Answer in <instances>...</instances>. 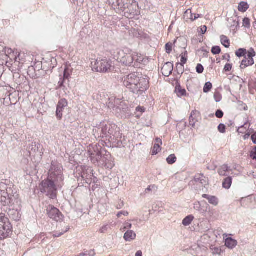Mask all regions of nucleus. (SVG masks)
I'll return each mask as SVG.
<instances>
[{
  "label": "nucleus",
  "instance_id": "1",
  "mask_svg": "<svg viewBox=\"0 0 256 256\" xmlns=\"http://www.w3.org/2000/svg\"><path fill=\"white\" fill-rule=\"evenodd\" d=\"M14 188V185L9 180L0 182V203L4 206L10 207L9 216L18 221L21 218V200Z\"/></svg>",
  "mask_w": 256,
  "mask_h": 256
},
{
  "label": "nucleus",
  "instance_id": "2",
  "mask_svg": "<svg viewBox=\"0 0 256 256\" xmlns=\"http://www.w3.org/2000/svg\"><path fill=\"white\" fill-rule=\"evenodd\" d=\"M147 78L139 77L136 74H131L124 78V85L138 96L145 92L148 88Z\"/></svg>",
  "mask_w": 256,
  "mask_h": 256
},
{
  "label": "nucleus",
  "instance_id": "3",
  "mask_svg": "<svg viewBox=\"0 0 256 256\" xmlns=\"http://www.w3.org/2000/svg\"><path fill=\"white\" fill-rule=\"evenodd\" d=\"M118 60L126 66L140 67L144 60V56L128 48L120 50L118 52Z\"/></svg>",
  "mask_w": 256,
  "mask_h": 256
},
{
  "label": "nucleus",
  "instance_id": "4",
  "mask_svg": "<svg viewBox=\"0 0 256 256\" xmlns=\"http://www.w3.org/2000/svg\"><path fill=\"white\" fill-rule=\"evenodd\" d=\"M62 187V186L48 178L42 180L40 184V192L51 199L56 198L58 190Z\"/></svg>",
  "mask_w": 256,
  "mask_h": 256
},
{
  "label": "nucleus",
  "instance_id": "5",
  "mask_svg": "<svg viewBox=\"0 0 256 256\" xmlns=\"http://www.w3.org/2000/svg\"><path fill=\"white\" fill-rule=\"evenodd\" d=\"M47 178L56 182V184L62 186L64 177L63 175V168L61 164L56 162L52 161Z\"/></svg>",
  "mask_w": 256,
  "mask_h": 256
},
{
  "label": "nucleus",
  "instance_id": "6",
  "mask_svg": "<svg viewBox=\"0 0 256 256\" xmlns=\"http://www.w3.org/2000/svg\"><path fill=\"white\" fill-rule=\"evenodd\" d=\"M92 69L97 72H110L112 62L108 59L96 60L92 62Z\"/></svg>",
  "mask_w": 256,
  "mask_h": 256
},
{
  "label": "nucleus",
  "instance_id": "7",
  "mask_svg": "<svg viewBox=\"0 0 256 256\" xmlns=\"http://www.w3.org/2000/svg\"><path fill=\"white\" fill-rule=\"evenodd\" d=\"M12 226L8 219L0 216V239L8 238L12 232Z\"/></svg>",
  "mask_w": 256,
  "mask_h": 256
},
{
  "label": "nucleus",
  "instance_id": "8",
  "mask_svg": "<svg viewBox=\"0 0 256 256\" xmlns=\"http://www.w3.org/2000/svg\"><path fill=\"white\" fill-rule=\"evenodd\" d=\"M118 128L115 124H111L108 122H101V130L104 137L112 138V136H116Z\"/></svg>",
  "mask_w": 256,
  "mask_h": 256
},
{
  "label": "nucleus",
  "instance_id": "9",
  "mask_svg": "<svg viewBox=\"0 0 256 256\" xmlns=\"http://www.w3.org/2000/svg\"><path fill=\"white\" fill-rule=\"evenodd\" d=\"M79 170H80V176L82 179L86 184H90L92 182H96L97 178L93 174V170L88 166H82Z\"/></svg>",
  "mask_w": 256,
  "mask_h": 256
},
{
  "label": "nucleus",
  "instance_id": "10",
  "mask_svg": "<svg viewBox=\"0 0 256 256\" xmlns=\"http://www.w3.org/2000/svg\"><path fill=\"white\" fill-rule=\"evenodd\" d=\"M108 1L116 13L122 15L128 2H133L134 0H108Z\"/></svg>",
  "mask_w": 256,
  "mask_h": 256
},
{
  "label": "nucleus",
  "instance_id": "11",
  "mask_svg": "<svg viewBox=\"0 0 256 256\" xmlns=\"http://www.w3.org/2000/svg\"><path fill=\"white\" fill-rule=\"evenodd\" d=\"M138 4L134 0L133 2H128V6L122 16L128 18H132L138 14Z\"/></svg>",
  "mask_w": 256,
  "mask_h": 256
},
{
  "label": "nucleus",
  "instance_id": "12",
  "mask_svg": "<svg viewBox=\"0 0 256 256\" xmlns=\"http://www.w3.org/2000/svg\"><path fill=\"white\" fill-rule=\"evenodd\" d=\"M47 213L49 218L58 222L62 220L64 218L60 210L53 206H50L47 210Z\"/></svg>",
  "mask_w": 256,
  "mask_h": 256
},
{
  "label": "nucleus",
  "instance_id": "13",
  "mask_svg": "<svg viewBox=\"0 0 256 256\" xmlns=\"http://www.w3.org/2000/svg\"><path fill=\"white\" fill-rule=\"evenodd\" d=\"M100 166H104L106 168L111 170L114 166V158L110 152H105L103 154L102 161L100 162Z\"/></svg>",
  "mask_w": 256,
  "mask_h": 256
},
{
  "label": "nucleus",
  "instance_id": "14",
  "mask_svg": "<svg viewBox=\"0 0 256 256\" xmlns=\"http://www.w3.org/2000/svg\"><path fill=\"white\" fill-rule=\"evenodd\" d=\"M68 105V101L65 98L60 99L57 105L56 116L58 118H61L62 116V112Z\"/></svg>",
  "mask_w": 256,
  "mask_h": 256
},
{
  "label": "nucleus",
  "instance_id": "15",
  "mask_svg": "<svg viewBox=\"0 0 256 256\" xmlns=\"http://www.w3.org/2000/svg\"><path fill=\"white\" fill-rule=\"evenodd\" d=\"M204 202L205 206H202L201 203L198 202H195L194 204V208L199 212L202 216H206L208 209L210 208V206L206 202Z\"/></svg>",
  "mask_w": 256,
  "mask_h": 256
},
{
  "label": "nucleus",
  "instance_id": "16",
  "mask_svg": "<svg viewBox=\"0 0 256 256\" xmlns=\"http://www.w3.org/2000/svg\"><path fill=\"white\" fill-rule=\"evenodd\" d=\"M72 73V70L70 68V66H66L64 72V76L62 78H60L58 82V85L60 88L64 87V82L66 80H68L71 74Z\"/></svg>",
  "mask_w": 256,
  "mask_h": 256
},
{
  "label": "nucleus",
  "instance_id": "17",
  "mask_svg": "<svg viewBox=\"0 0 256 256\" xmlns=\"http://www.w3.org/2000/svg\"><path fill=\"white\" fill-rule=\"evenodd\" d=\"M194 182L197 185H202L204 188L208 185V178L202 174H196L194 178Z\"/></svg>",
  "mask_w": 256,
  "mask_h": 256
},
{
  "label": "nucleus",
  "instance_id": "18",
  "mask_svg": "<svg viewBox=\"0 0 256 256\" xmlns=\"http://www.w3.org/2000/svg\"><path fill=\"white\" fill-rule=\"evenodd\" d=\"M103 154L100 152L90 154V157L93 164L100 166V162L102 161Z\"/></svg>",
  "mask_w": 256,
  "mask_h": 256
},
{
  "label": "nucleus",
  "instance_id": "19",
  "mask_svg": "<svg viewBox=\"0 0 256 256\" xmlns=\"http://www.w3.org/2000/svg\"><path fill=\"white\" fill-rule=\"evenodd\" d=\"M173 70V64L170 62L166 63L161 69L162 74L165 76H168Z\"/></svg>",
  "mask_w": 256,
  "mask_h": 256
},
{
  "label": "nucleus",
  "instance_id": "20",
  "mask_svg": "<svg viewBox=\"0 0 256 256\" xmlns=\"http://www.w3.org/2000/svg\"><path fill=\"white\" fill-rule=\"evenodd\" d=\"M162 145V140L160 138H156L152 150V155H156L161 150L160 146Z\"/></svg>",
  "mask_w": 256,
  "mask_h": 256
},
{
  "label": "nucleus",
  "instance_id": "21",
  "mask_svg": "<svg viewBox=\"0 0 256 256\" xmlns=\"http://www.w3.org/2000/svg\"><path fill=\"white\" fill-rule=\"evenodd\" d=\"M202 197L206 198L208 202L213 206H216L218 204V200L215 196L204 194L202 195Z\"/></svg>",
  "mask_w": 256,
  "mask_h": 256
},
{
  "label": "nucleus",
  "instance_id": "22",
  "mask_svg": "<svg viewBox=\"0 0 256 256\" xmlns=\"http://www.w3.org/2000/svg\"><path fill=\"white\" fill-rule=\"evenodd\" d=\"M136 238V234L132 230H128L124 234V238L126 242H131Z\"/></svg>",
  "mask_w": 256,
  "mask_h": 256
},
{
  "label": "nucleus",
  "instance_id": "23",
  "mask_svg": "<svg viewBox=\"0 0 256 256\" xmlns=\"http://www.w3.org/2000/svg\"><path fill=\"white\" fill-rule=\"evenodd\" d=\"M254 64V60L252 59H248L247 56L244 57L240 64V68L241 70H244L246 67L252 66Z\"/></svg>",
  "mask_w": 256,
  "mask_h": 256
},
{
  "label": "nucleus",
  "instance_id": "24",
  "mask_svg": "<svg viewBox=\"0 0 256 256\" xmlns=\"http://www.w3.org/2000/svg\"><path fill=\"white\" fill-rule=\"evenodd\" d=\"M38 146L37 144L34 142H32L30 144L27 150L30 153V154H32L36 153L37 151H38Z\"/></svg>",
  "mask_w": 256,
  "mask_h": 256
},
{
  "label": "nucleus",
  "instance_id": "25",
  "mask_svg": "<svg viewBox=\"0 0 256 256\" xmlns=\"http://www.w3.org/2000/svg\"><path fill=\"white\" fill-rule=\"evenodd\" d=\"M237 244V242L236 240L230 238L226 240L225 245L226 247L230 248H233Z\"/></svg>",
  "mask_w": 256,
  "mask_h": 256
},
{
  "label": "nucleus",
  "instance_id": "26",
  "mask_svg": "<svg viewBox=\"0 0 256 256\" xmlns=\"http://www.w3.org/2000/svg\"><path fill=\"white\" fill-rule=\"evenodd\" d=\"M10 94L8 91L7 88L6 86H0V98L4 99L6 98V96H10Z\"/></svg>",
  "mask_w": 256,
  "mask_h": 256
},
{
  "label": "nucleus",
  "instance_id": "27",
  "mask_svg": "<svg viewBox=\"0 0 256 256\" xmlns=\"http://www.w3.org/2000/svg\"><path fill=\"white\" fill-rule=\"evenodd\" d=\"M93 134L96 138H105L104 134H103V132H102V131L101 130V123L98 127L96 128L93 130Z\"/></svg>",
  "mask_w": 256,
  "mask_h": 256
},
{
  "label": "nucleus",
  "instance_id": "28",
  "mask_svg": "<svg viewBox=\"0 0 256 256\" xmlns=\"http://www.w3.org/2000/svg\"><path fill=\"white\" fill-rule=\"evenodd\" d=\"M230 170V168L226 164H224L222 167L218 170V174L220 176H226V172Z\"/></svg>",
  "mask_w": 256,
  "mask_h": 256
},
{
  "label": "nucleus",
  "instance_id": "29",
  "mask_svg": "<svg viewBox=\"0 0 256 256\" xmlns=\"http://www.w3.org/2000/svg\"><path fill=\"white\" fill-rule=\"evenodd\" d=\"M232 177H228L224 180L222 182V186L226 189H229L232 185Z\"/></svg>",
  "mask_w": 256,
  "mask_h": 256
},
{
  "label": "nucleus",
  "instance_id": "30",
  "mask_svg": "<svg viewBox=\"0 0 256 256\" xmlns=\"http://www.w3.org/2000/svg\"><path fill=\"white\" fill-rule=\"evenodd\" d=\"M220 41L222 44L226 48H228L230 47V40L228 39L227 36L222 35L220 36Z\"/></svg>",
  "mask_w": 256,
  "mask_h": 256
},
{
  "label": "nucleus",
  "instance_id": "31",
  "mask_svg": "<svg viewBox=\"0 0 256 256\" xmlns=\"http://www.w3.org/2000/svg\"><path fill=\"white\" fill-rule=\"evenodd\" d=\"M194 219V216L192 215H189L186 216L182 220V224L184 226H189L193 220Z\"/></svg>",
  "mask_w": 256,
  "mask_h": 256
},
{
  "label": "nucleus",
  "instance_id": "32",
  "mask_svg": "<svg viewBox=\"0 0 256 256\" xmlns=\"http://www.w3.org/2000/svg\"><path fill=\"white\" fill-rule=\"evenodd\" d=\"M248 4L246 2H242L239 4L238 10L242 12H244L248 9Z\"/></svg>",
  "mask_w": 256,
  "mask_h": 256
},
{
  "label": "nucleus",
  "instance_id": "33",
  "mask_svg": "<svg viewBox=\"0 0 256 256\" xmlns=\"http://www.w3.org/2000/svg\"><path fill=\"white\" fill-rule=\"evenodd\" d=\"M247 54V51L244 48H239L236 52V55L238 58L242 56H246Z\"/></svg>",
  "mask_w": 256,
  "mask_h": 256
},
{
  "label": "nucleus",
  "instance_id": "34",
  "mask_svg": "<svg viewBox=\"0 0 256 256\" xmlns=\"http://www.w3.org/2000/svg\"><path fill=\"white\" fill-rule=\"evenodd\" d=\"M114 102L115 104L116 105V108L124 109V101H122L120 99L114 98Z\"/></svg>",
  "mask_w": 256,
  "mask_h": 256
},
{
  "label": "nucleus",
  "instance_id": "35",
  "mask_svg": "<svg viewBox=\"0 0 256 256\" xmlns=\"http://www.w3.org/2000/svg\"><path fill=\"white\" fill-rule=\"evenodd\" d=\"M212 86L210 82H206L204 87V89H203L204 92L205 93H207V92H209L210 90L212 89Z\"/></svg>",
  "mask_w": 256,
  "mask_h": 256
},
{
  "label": "nucleus",
  "instance_id": "36",
  "mask_svg": "<svg viewBox=\"0 0 256 256\" xmlns=\"http://www.w3.org/2000/svg\"><path fill=\"white\" fill-rule=\"evenodd\" d=\"M114 102V97H112L109 98L108 102V108L110 109H114L116 108V104Z\"/></svg>",
  "mask_w": 256,
  "mask_h": 256
},
{
  "label": "nucleus",
  "instance_id": "37",
  "mask_svg": "<svg viewBox=\"0 0 256 256\" xmlns=\"http://www.w3.org/2000/svg\"><path fill=\"white\" fill-rule=\"evenodd\" d=\"M256 56V52L252 48L250 49L247 52V57L248 59L254 60L253 58Z\"/></svg>",
  "mask_w": 256,
  "mask_h": 256
},
{
  "label": "nucleus",
  "instance_id": "38",
  "mask_svg": "<svg viewBox=\"0 0 256 256\" xmlns=\"http://www.w3.org/2000/svg\"><path fill=\"white\" fill-rule=\"evenodd\" d=\"M176 160V158L174 154L170 155L166 159V161L168 164H174Z\"/></svg>",
  "mask_w": 256,
  "mask_h": 256
},
{
  "label": "nucleus",
  "instance_id": "39",
  "mask_svg": "<svg viewBox=\"0 0 256 256\" xmlns=\"http://www.w3.org/2000/svg\"><path fill=\"white\" fill-rule=\"evenodd\" d=\"M94 255L95 252L94 250H92L89 251H86L80 254V256H94Z\"/></svg>",
  "mask_w": 256,
  "mask_h": 256
},
{
  "label": "nucleus",
  "instance_id": "40",
  "mask_svg": "<svg viewBox=\"0 0 256 256\" xmlns=\"http://www.w3.org/2000/svg\"><path fill=\"white\" fill-rule=\"evenodd\" d=\"M176 70L179 74H182L184 72V66L180 64V63H177Z\"/></svg>",
  "mask_w": 256,
  "mask_h": 256
},
{
  "label": "nucleus",
  "instance_id": "41",
  "mask_svg": "<svg viewBox=\"0 0 256 256\" xmlns=\"http://www.w3.org/2000/svg\"><path fill=\"white\" fill-rule=\"evenodd\" d=\"M194 114V112H192L190 116L189 121H190V124L192 127L194 128L195 126V124L196 122V120L195 118L193 117V114Z\"/></svg>",
  "mask_w": 256,
  "mask_h": 256
},
{
  "label": "nucleus",
  "instance_id": "42",
  "mask_svg": "<svg viewBox=\"0 0 256 256\" xmlns=\"http://www.w3.org/2000/svg\"><path fill=\"white\" fill-rule=\"evenodd\" d=\"M211 51L214 54H218L221 52V49L218 46H214L212 48Z\"/></svg>",
  "mask_w": 256,
  "mask_h": 256
},
{
  "label": "nucleus",
  "instance_id": "43",
  "mask_svg": "<svg viewBox=\"0 0 256 256\" xmlns=\"http://www.w3.org/2000/svg\"><path fill=\"white\" fill-rule=\"evenodd\" d=\"M242 25L244 26L249 28L250 27V20L248 18H245L243 20Z\"/></svg>",
  "mask_w": 256,
  "mask_h": 256
},
{
  "label": "nucleus",
  "instance_id": "44",
  "mask_svg": "<svg viewBox=\"0 0 256 256\" xmlns=\"http://www.w3.org/2000/svg\"><path fill=\"white\" fill-rule=\"evenodd\" d=\"M190 12V13L191 14V16H190V19L192 20H196V19H197L198 18L200 17V14H192V11L190 10H187L186 12V13H187L188 14V12Z\"/></svg>",
  "mask_w": 256,
  "mask_h": 256
},
{
  "label": "nucleus",
  "instance_id": "45",
  "mask_svg": "<svg viewBox=\"0 0 256 256\" xmlns=\"http://www.w3.org/2000/svg\"><path fill=\"white\" fill-rule=\"evenodd\" d=\"M222 95L218 92H216L214 94V98L216 102H220L222 100Z\"/></svg>",
  "mask_w": 256,
  "mask_h": 256
},
{
  "label": "nucleus",
  "instance_id": "46",
  "mask_svg": "<svg viewBox=\"0 0 256 256\" xmlns=\"http://www.w3.org/2000/svg\"><path fill=\"white\" fill-rule=\"evenodd\" d=\"M218 130L221 133H224L226 132V126L224 124H220L218 126Z\"/></svg>",
  "mask_w": 256,
  "mask_h": 256
},
{
  "label": "nucleus",
  "instance_id": "47",
  "mask_svg": "<svg viewBox=\"0 0 256 256\" xmlns=\"http://www.w3.org/2000/svg\"><path fill=\"white\" fill-rule=\"evenodd\" d=\"M204 70L203 66L201 64H198L196 67V71L198 74H202Z\"/></svg>",
  "mask_w": 256,
  "mask_h": 256
},
{
  "label": "nucleus",
  "instance_id": "48",
  "mask_svg": "<svg viewBox=\"0 0 256 256\" xmlns=\"http://www.w3.org/2000/svg\"><path fill=\"white\" fill-rule=\"evenodd\" d=\"M157 190V187L155 185H150V186L148 188H146L145 190L146 193H148L150 192L152 190Z\"/></svg>",
  "mask_w": 256,
  "mask_h": 256
},
{
  "label": "nucleus",
  "instance_id": "49",
  "mask_svg": "<svg viewBox=\"0 0 256 256\" xmlns=\"http://www.w3.org/2000/svg\"><path fill=\"white\" fill-rule=\"evenodd\" d=\"M166 53L170 54L172 50V44L168 43L166 44Z\"/></svg>",
  "mask_w": 256,
  "mask_h": 256
},
{
  "label": "nucleus",
  "instance_id": "50",
  "mask_svg": "<svg viewBox=\"0 0 256 256\" xmlns=\"http://www.w3.org/2000/svg\"><path fill=\"white\" fill-rule=\"evenodd\" d=\"M216 116L218 118H222L224 116V112H222V111L220 110H218L216 111Z\"/></svg>",
  "mask_w": 256,
  "mask_h": 256
},
{
  "label": "nucleus",
  "instance_id": "51",
  "mask_svg": "<svg viewBox=\"0 0 256 256\" xmlns=\"http://www.w3.org/2000/svg\"><path fill=\"white\" fill-rule=\"evenodd\" d=\"M108 228L109 226L108 224L104 225L100 228L99 232L100 233H104Z\"/></svg>",
  "mask_w": 256,
  "mask_h": 256
},
{
  "label": "nucleus",
  "instance_id": "52",
  "mask_svg": "<svg viewBox=\"0 0 256 256\" xmlns=\"http://www.w3.org/2000/svg\"><path fill=\"white\" fill-rule=\"evenodd\" d=\"M69 230V228H66V230L62 232H56V234H53V236L54 237H59L60 236L62 235L64 233L66 232H68V230Z\"/></svg>",
  "mask_w": 256,
  "mask_h": 256
},
{
  "label": "nucleus",
  "instance_id": "53",
  "mask_svg": "<svg viewBox=\"0 0 256 256\" xmlns=\"http://www.w3.org/2000/svg\"><path fill=\"white\" fill-rule=\"evenodd\" d=\"M232 68V65L230 64H226L224 68V70L226 72H230Z\"/></svg>",
  "mask_w": 256,
  "mask_h": 256
},
{
  "label": "nucleus",
  "instance_id": "54",
  "mask_svg": "<svg viewBox=\"0 0 256 256\" xmlns=\"http://www.w3.org/2000/svg\"><path fill=\"white\" fill-rule=\"evenodd\" d=\"M122 215L127 216L128 215V212L127 211H121L119 212L117 214V216L120 218Z\"/></svg>",
  "mask_w": 256,
  "mask_h": 256
},
{
  "label": "nucleus",
  "instance_id": "55",
  "mask_svg": "<svg viewBox=\"0 0 256 256\" xmlns=\"http://www.w3.org/2000/svg\"><path fill=\"white\" fill-rule=\"evenodd\" d=\"M250 156L252 159L256 160V148L251 152Z\"/></svg>",
  "mask_w": 256,
  "mask_h": 256
},
{
  "label": "nucleus",
  "instance_id": "56",
  "mask_svg": "<svg viewBox=\"0 0 256 256\" xmlns=\"http://www.w3.org/2000/svg\"><path fill=\"white\" fill-rule=\"evenodd\" d=\"M234 24L231 26L232 28L236 27V28H237L239 26V21L238 18H236L235 20H233Z\"/></svg>",
  "mask_w": 256,
  "mask_h": 256
},
{
  "label": "nucleus",
  "instance_id": "57",
  "mask_svg": "<svg viewBox=\"0 0 256 256\" xmlns=\"http://www.w3.org/2000/svg\"><path fill=\"white\" fill-rule=\"evenodd\" d=\"M124 226V230H129L130 229L132 228V224L129 222H125Z\"/></svg>",
  "mask_w": 256,
  "mask_h": 256
},
{
  "label": "nucleus",
  "instance_id": "58",
  "mask_svg": "<svg viewBox=\"0 0 256 256\" xmlns=\"http://www.w3.org/2000/svg\"><path fill=\"white\" fill-rule=\"evenodd\" d=\"M187 62V58L185 56H181V63L180 64L184 65Z\"/></svg>",
  "mask_w": 256,
  "mask_h": 256
},
{
  "label": "nucleus",
  "instance_id": "59",
  "mask_svg": "<svg viewBox=\"0 0 256 256\" xmlns=\"http://www.w3.org/2000/svg\"><path fill=\"white\" fill-rule=\"evenodd\" d=\"M213 253L214 254H220L221 253V250L218 248H214V249Z\"/></svg>",
  "mask_w": 256,
  "mask_h": 256
},
{
  "label": "nucleus",
  "instance_id": "60",
  "mask_svg": "<svg viewBox=\"0 0 256 256\" xmlns=\"http://www.w3.org/2000/svg\"><path fill=\"white\" fill-rule=\"evenodd\" d=\"M178 92L180 96H184L186 94V91L184 89H178Z\"/></svg>",
  "mask_w": 256,
  "mask_h": 256
},
{
  "label": "nucleus",
  "instance_id": "61",
  "mask_svg": "<svg viewBox=\"0 0 256 256\" xmlns=\"http://www.w3.org/2000/svg\"><path fill=\"white\" fill-rule=\"evenodd\" d=\"M206 30H207V27L206 26H202L201 29H200V32H201L202 34H205V32H206Z\"/></svg>",
  "mask_w": 256,
  "mask_h": 256
},
{
  "label": "nucleus",
  "instance_id": "62",
  "mask_svg": "<svg viewBox=\"0 0 256 256\" xmlns=\"http://www.w3.org/2000/svg\"><path fill=\"white\" fill-rule=\"evenodd\" d=\"M251 139H252V142L254 144H256V132H255L254 134H252V136H251Z\"/></svg>",
  "mask_w": 256,
  "mask_h": 256
},
{
  "label": "nucleus",
  "instance_id": "63",
  "mask_svg": "<svg viewBox=\"0 0 256 256\" xmlns=\"http://www.w3.org/2000/svg\"><path fill=\"white\" fill-rule=\"evenodd\" d=\"M136 110L142 112H144V108L143 107L138 106L136 108Z\"/></svg>",
  "mask_w": 256,
  "mask_h": 256
},
{
  "label": "nucleus",
  "instance_id": "64",
  "mask_svg": "<svg viewBox=\"0 0 256 256\" xmlns=\"http://www.w3.org/2000/svg\"><path fill=\"white\" fill-rule=\"evenodd\" d=\"M136 256H142V251L138 250L136 254Z\"/></svg>",
  "mask_w": 256,
  "mask_h": 256
}]
</instances>
